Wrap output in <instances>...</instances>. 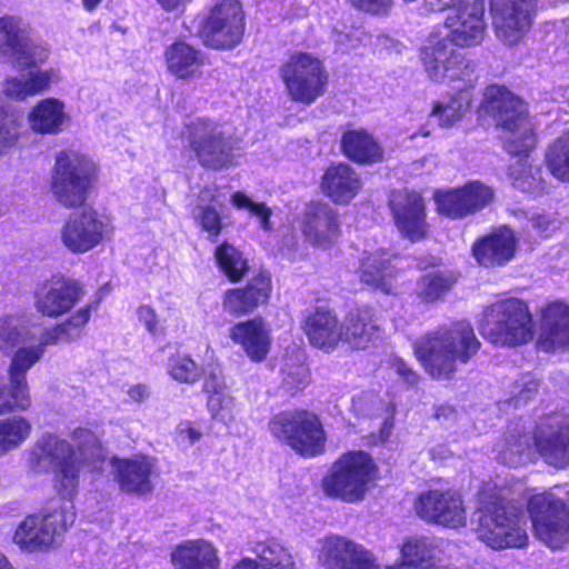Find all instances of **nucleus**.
<instances>
[{
  "instance_id": "5",
  "label": "nucleus",
  "mask_w": 569,
  "mask_h": 569,
  "mask_svg": "<svg viewBox=\"0 0 569 569\" xmlns=\"http://www.w3.org/2000/svg\"><path fill=\"white\" fill-rule=\"evenodd\" d=\"M481 111L506 131L503 143L509 153L527 154L535 148L536 138L525 104L512 92L500 86L488 87L483 94Z\"/></svg>"
},
{
  "instance_id": "45",
  "label": "nucleus",
  "mask_w": 569,
  "mask_h": 569,
  "mask_svg": "<svg viewBox=\"0 0 569 569\" xmlns=\"http://www.w3.org/2000/svg\"><path fill=\"white\" fill-rule=\"evenodd\" d=\"M31 406L29 386L14 376L0 380V416L26 411Z\"/></svg>"
},
{
  "instance_id": "62",
  "label": "nucleus",
  "mask_w": 569,
  "mask_h": 569,
  "mask_svg": "<svg viewBox=\"0 0 569 569\" xmlns=\"http://www.w3.org/2000/svg\"><path fill=\"white\" fill-rule=\"evenodd\" d=\"M532 228L541 234H548L557 228L556 220L545 213H535L529 219Z\"/></svg>"
},
{
  "instance_id": "46",
  "label": "nucleus",
  "mask_w": 569,
  "mask_h": 569,
  "mask_svg": "<svg viewBox=\"0 0 569 569\" xmlns=\"http://www.w3.org/2000/svg\"><path fill=\"white\" fill-rule=\"evenodd\" d=\"M32 426L22 416L0 420V458L19 449L30 437Z\"/></svg>"
},
{
  "instance_id": "6",
  "label": "nucleus",
  "mask_w": 569,
  "mask_h": 569,
  "mask_svg": "<svg viewBox=\"0 0 569 569\" xmlns=\"http://www.w3.org/2000/svg\"><path fill=\"white\" fill-rule=\"evenodd\" d=\"M376 465L367 452H347L332 463L323 478V491L348 503L362 501L376 478Z\"/></svg>"
},
{
  "instance_id": "12",
  "label": "nucleus",
  "mask_w": 569,
  "mask_h": 569,
  "mask_svg": "<svg viewBox=\"0 0 569 569\" xmlns=\"http://www.w3.org/2000/svg\"><path fill=\"white\" fill-rule=\"evenodd\" d=\"M536 537L553 550L569 540V505L552 491L532 495L528 500Z\"/></svg>"
},
{
  "instance_id": "10",
  "label": "nucleus",
  "mask_w": 569,
  "mask_h": 569,
  "mask_svg": "<svg viewBox=\"0 0 569 569\" xmlns=\"http://www.w3.org/2000/svg\"><path fill=\"white\" fill-rule=\"evenodd\" d=\"M94 173V163L76 151H61L56 157L51 190L64 207L81 206Z\"/></svg>"
},
{
  "instance_id": "63",
  "label": "nucleus",
  "mask_w": 569,
  "mask_h": 569,
  "mask_svg": "<svg viewBox=\"0 0 569 569\" xmlns=\"http://www.w3.org/2000/svg\"><path fill=\"white\" fill-rule=\"evenodd\" d=\"M178 432L183 439H187L190 445L199 441L202 436L201 431L189 421L181 422L178 427Z\"/></svg>"
},
{
  "instance_id": "30",
  "label": "nucleus",
  "mask_w": 569,
  "mask_h": 569,
  "mask_svg": "<svg viewBox=\"0 0 569 569\" xmlns=\"http://www.w3.org/2000/svg\"><path fill=\"white\" fill-rule=\"evenodd\" d=\"M270 292V276L267 272H260L244 288L227 290L223 297V308L234 315H246L264 305Z\"/></svg>"
},
{
  "instance_id": "49",
  "label": "nucleus",
  "mask_w": 569,
  "mask_h": 569,
  "mask_svg": "<svg viewBox=\"0 0 569 569\" xmlns=\"http://www.w3.org/2000/svg\"><path fill=\"white\" fill-rule=\"evenodd\" d=\"M545 158L552 177L561 182H569V132L548 147Z\"/></svg>"
},
{
  "instance_id": "47",
  "label": "nucleus",
  "mask_w": 569,
  "mask_h": 569,
  "mask_svg": "<svg viewBox=\"0 0 569 569\" xmlns=\"http://www.w3.org/2000/svg\"><path fill=\"white\" fill-rule=\"evenodd\" d=\"M456 280L452 272L441 270L430 271L418 280L416 295L423 302H435L450 291Z\"/></svg>"
},
{
  "instance_id": "53",
  "label": "nucleus",
  "mask_w": 569,
  "mask_h": 569,
  "mask_svg": "<svg viewBox=\"0 0 569 569\" xmlns=\"http://www.w3.org/2000/svg\"><path fill=\"white\" fill-rule=\"evenodd\" d=\"M193 216L201 229L208 233V239L216 241L224 227L222 217L216 206L213 203L198 204Z\"/></svg>"
},
{
  "instance_id": "55",
  "label": "nucleus",
  "mask_w": 569,
  "mask_h": 569,
  "mask_svg": "<svg viewBox=\"0 0 569 569\" xmlns=\"http://www.w3.org/2000/svg\"><path fill=\"white\" fill-rule=\"evenodd\" d=\"M231 202L238 209H247L252 214L260 219V226L263 230H271V209L268 208L262 202L252 201L246 193L243 192H234L231 197Z\"/></svg>"
},
{
  "instance_id": "48",
  "label": "nucleus",
  "mask_w": 569,
  "mask_h": 569,
  "mask_svg": "<svg viewBox=\"0 0 569 569\" xmlns=\"http://www.w3.org/2000/svg\"><path fill=\"white\" fill-rule=\"evenodd\" d=\"M214 258L220 270L232 282L241 280L248 272L247 259L240 250L228 242H223L216 248Z\"/></svg>"
},
{
  "instance_id": "13",
  "label": "nucleus",
  "mask_w": 569,
  "mask_h": 569,
  "mask_svg": "<svg viewBox=\"0 0 569 569\" xmlns=\"http://www.w3.org/2000/svg\"><path fill=\"white\" fill-rule=\"evenodd\" d=\"M533 321L528 306L519 299L495 303L485 335L495 345L521 346L533 338Z\"/></svg>"
},
{
  "instance_id": "20",
  "label": "nucleus",
  "mask_w": 569,
  "mask_h": 569,
  "mask_svg": "<svg viewBox=\"0 0 569 569\" xmlns=\"http://www.w3.org/2000/svg\"><path fill=\"white\" fill-rule=\"evenodd\" d=\"M533 0H491L490 11L497 38L507 46H515L531 26Z\"/></svg>"
},
{
  "instance_id": "35",
  "label": "nucleus",
  "mask_w": 569,
  "mask_h": 569,
  "mask_svg": "<svg viewBox=\"0 0 569 569\" xmlns=\"http://www.w3.org/2000/svg\"><path fill=\"white\" fill-rule=\"evenodd\" d=\"M397 274L398 269L391 263L390 254L386 251L378 250L369 253L361 261L359 271L361 282L385 293L393 291Z\"/></svg>"
},
{
  "instance_id": "8",
  "label": "nucleus",
  "mask_w": 569,
  "mask_h": 569,
  "mask_svg": "<svg viewBox=\"0 0 569 569\" xmlns=\"http://www.w3.org/2000/svg\"><path fill=\"white\" fill-rule=\"evenodd\" d=\"M280 77L289 98L306 106L322 97L328 84V73L322 61L310 53L292 54L282 63Z\"/></svg>"
},
{
  "instance_id": "21",
  "label": "nucleus",
  "mask_w": 569,
  "mask_h": 569,
  "mask_svg": "<svg viewBox=\"0 0 569 569\" xmlns=\"http://www.w3.org/2000/svg\"><path fill=\"white\" fill-rule=\"evenodd\" d=\"M415 510L427 522L457 529L467 523L466 510L461 498L451 491L430 490L421 493Z\"/></svg>"
},
{
  "instance_id": "54",
  "label": "nucleus",
  "mask_w": 569,
  "mask_h": 569,
  "mask_svg": "<svg viewBox=\"0 0 569 569\" xmlns=\"http://www.w3.org/2000/svg\"><path fill=\"white\" fill-rule=\"evenodd\" d=\"M91 311L92 306L86 305L71 315L67 320L59 323L62 332L64 333L66 342H72L81 337L86 325L90 320Z\"/></svg>"
},
{
  "instance_id": "32",
  "label": "nucleus",
  "mask_w": 569,
  "mask_h": 569,
  "mask_svg": "<svg viewBox=\"0 0 569 569\" xmlns=\"http://www.w3.org/2000/svg\"><path fill=\"white\" fill-rule=\"evenodd\" d=\"M379 337V319L369 308L350 312L342 323V341L352 349H366Z\"/></svg>"
},
{
  "instance_id": "11",
  "label": "nucleus",
  "mask_w": 569,
  "mask_h": 569,
  "mask_svg": "<svg viewBox=\"0 0 569 569\" xmlns=\"http://www.w3.org/2000/svg\"><path fill=\"white\" fill-rule=\"evenodd\" d=\"M186 139L198 162L209 169H222L232 164L233 141L223 126L204 118L186 124Z\"/></svg>"
},
{
  "instance_id": "17",
  "label": "nucleus",
  "mask_w": 569,
  "mask_h": 569,
  "mask_svg": "<svg viewBox=\"0 0 569 569\" xmlns=\"http://www.w3.org/2000/svg\"><path fill=\"white\" fill-rule=\"evenodd\" d=\"M111 232L109 222L92 209H83L69 216L60 230L62 244L72 253H86Z\"/></svg>"
},
{
  "instance_id": "38",
  "label": "nucleus",
  "mask_w": 569,
  "mask_h": 569,
  "mask_svg": "<svg viewBox=\"0 0 569 569\" xmlns=\"http://www.w3.org/2000/svg\"><path fill=\"white\" fill-rule=\"evenodd\" d=\"M252 551L257 560L243 558L232 569H296L289 550L273 539L256 542Z\"/></svg>"
},
{
  "instance_id": "18",
  "label": "nucleus",
  "mask_w": 569,
  "mask_h": 569,
  "mask_svg": "<svg viewBox=\"0 0 569 569\" xmlns=\"http://www.w3.org/2000/svg\"><path fill=\"white\" fill-rule=\"evenodd\" d=\"M243 12L239 1L221 0L211 10L203 26L206 42L214 48L230 49L243 36Z\"/></svg>"
},
{
  "instance_id": "19",
  "label": "nucleus",
  "mask_w": 569,
  "mask_h": 569,
  "mask_svg": "<svg viewBox=\"0 0 569 569\" xmlns=\"http://www.w3.org/2000/svg\"><path fill=\"white\" fill-rule=\"evenodd\" d=\"M493 197L491 187L473 180L460 188L439 191L435 199L439 212L451 219H462L485 209Z\"/></svg>"
},
{
  "instance_id": "22",
  "label": "nucleus",
  "mask_w": 569,
  "mask_h": 569,
  "mask_svg": "<svg viewBox=\"0 0 569 569\" xmlns=\"http://www.w3.org/2000/svg\"><path fill=\"white\" fill-rule=\"evenodd\" d=\"M323 569H380L373 553L341 536L327 537L319 551Z\"/></svg>"
},
{
  "instance_id": "34",
  "label": "nucleus",
  "mask_w": 569,
  "mask_h": 569,
  "mask_svg": "<svg viewBox=\"0 0 569 569\" xmlns=\"http://www.w3.org/2000/svg\"><path fill=\"white\" fill-rule=\"evenodd\" d=\"M229 336L254 362L263 361L269 353V330L261 319L256 318L234 325Z\"/></svg>"
},
{
  "instance_id": "44",
  "label": "nucleus",
  "mask_w": 569,
  "mask_h": 569,
  "mask_svg": "<svg viewBox=\"0 0 569 569\" xmlns=\"http://www.w3.org/2000/svg\"><path fill=\"white\" fill-rule=\"evenodd\" d=\"M509 177L516 189L532 196H541L549 189L542 168L531 164L527 158H520L509 167Z\"/></svg>"
},
{
  "instance_id": "27",
  "label": "nucleus",
  "mask_w": 569,
  "mask_h": 569,
  "mask_svg": "<svg viewBox=\"0 0 569 569\" xmlns=\"http://www.w3.org/2000/svg\"><path fill=\"white\" fill-rule=\"evenodd\" d=\"M116 479L123 492L137 496L153 491V479L158 476L157 460L149 456H134L116 462Z\"/></svg>"
},
{
  "instance_id": "1",
  "label": "nucleus",
  "mask_w": 569,
  "mask_h": 569,
  "mask_svg": "<svg viewBox=\"0 0 569 569\" xmlns=\"http://www.w3.org/2000/svg\"><path fill=\"white\" fill-rule=\"evenodd\" d=\"M74 448L54 433L40 436L28 451V466L37 473L54 472V488L63 500L78 493L81 467L97 468L104 460L101 442L93 432L77 428L72 432Z\"/></svg>"
},
{
  "instance_id": "59",
  "label": "nucleus",
  "mask_w": 569,
  "mask_h": 569,
  "mask_svg": "<svg viewBox=\"0 0 569 569\" xmlns=\"http://www.w3.org/2000/svg\"><path fill=\"white\" fill-rule=\"evenodd\" d=\"M60 342H66V337L59 323L46 330H42L39 327V331L34 343L37 346H41L43 352L46 351V347L58 345Z\"/></svg>"
},
{
  "instance_id": "52",
  "label": "nucleus",
  "mask_w": 569,
  "mask_h": 569,
  "mask_svg": "<svg viewBox=\"0 0 569 569\" xmlns=\"http://www.w3.org/2000/svg\"><path fill=\"white\" fill-rule=\"evenodd\" d=\"M168 373L179 382L193 383L200 378L201 369L189 356L177 353L168 361Z\"/></svg>"
},
{
  "instance_id": "31",
  "label": "nucleus",
  "mask_w": 569,
  "mask_h": 569,
  "mask_svg": "<svg viewBox=\"0 0 569 569\" xmlns=\"http://www.w3.org/2000/svg\"><path fill=\"white\" fill-rule=\"evenodd\" d=\"M170 561L174 569H220L218 549L204 539L177 545L170 553Z\"/></svg>"
},
{
  "instance_id": "14",
  "label": "nucleus",
  "mask_w": 569,
  "mask_h": 569,
  "mask_svg": "<svg viewBox=\"0 0 569 569\" xmlns=\"http://www.w3.org/2000/svg\"><path fill=\"white\" fill-rule=\"evenodd\" d=\"M39 326L26 318L6 317L0 319V350L18 349L12 356L8 375L27 381V372L43 356L36 338Z\"/></svg>"
},
{
  "instance_id": "15",
  "label": "nucleus",
  "mask_w": 569,
  "mask_h": 569,
  "mask_svg": "<svg viewBox=\"0 0 569 569\" xmlns=\"http://www.w3.org/2000/svg\"><path fill=\"white\" fill-rule=\"evenodd\" d=\"M419 59L431 81L462 80L471 86L476 80L475 66L466 61L447 38L430 36L419 50Z\"/></svg>"
},
{
  "instance_id": "42",
  "label": "nucleus",
  "mask_w": 569,
  "mask_h": 569,
  "mask_svg": "<svg viewBox=\"0 0 569 569\" xmlns=\"http://www.w3.org/2000/svg\"><path fill=\"white\" fill-rule=\"evenodd\" d=\"M438 548L428 537H411L401 547V563L390 569H440L435 562Z\"/></svg>"
},
{
  "instance_id": "23",
  "label": "nucleus",
  "mask_w": 569,
  "mask_h": 569,
  "mask_svg": "<svg viewBox=\"0 0 569 569\" xmlns=\"http://www.w3.org/2000/svg\"><path fill=\"white\" fill-rule=\"evenodd\" d=\"M83 287L73 279L52 278L34 293V307L48 318H58L71 311L84 297Z\"/></svg>"
},
{
  "instance_id": "40",
  "label": "nucleus",
  "mask_w": 569,
  "mask_h": 569,
  "mask_svg": "<svg viewBox=\"0 0 569 569\" xmlns=\"http://www.w3.org/2000/svg\"><path fill=\"white\" fill-rule=\"evenodd\" d=\"M59 79L54 69H36L27 73L8 78L4 82L3 92L7 97L16 100H24L28 97L39 94L50 84Z\"/></svg>"
},
{
  "instance_id": "56",
  "label": "nucleus",
  "mask_w": 569,
  "mask_h": 569,
  "mask_svg": "<svg viewBox=\"0 0 569 569\" xmlns=\"http://www.w3.org/2000/svg\"><path fill=\"white\" fill-rule=\"evenodd\" d=\"M282 388L293 395L305 389L309 383V372L306 366L299 365H286L282 369Z\"/></svg>"
},
{
  "instance_id": "3",
  "label": "nucleus",
  "mask_w": 569,
  "mask_h": 569,
  "mask_svg": "<svg viewBox=\"0 0 569 569\" xmlns=\"http://www.w3.org/2000/svg\"><path fill=\"white\" fill-rule=\"evenodd\" d=\"M480 341L467 322H456L418 339L415 352L426 371L438 380H449L479 350Z\"/></svg>"
},
{
  "instance_id": "64",
  "label": "nucleus",
  "mask_w": 569,
  "mask_h": 569,
  "mask_svg": "<svg viewBox=\"0 0 569 569\" xmlns=\"http://www.w3.org/2000/svg\"><path fill=\"white\" fill-rule=\"evenodd\" d=\"M423 3L427 11L441 12L462 2L460 0H425Z\"/></svg>"
},
{
  "instance_id": "60",
  "label": "nucleus",
  "mask_w": 569,
  "mask_h": 569,
  "mask_svg": "<svg viewBox=\"0 0 569 569\" xmlns=\"http://www.w3.org/2000/svg\"><path fill=\"white\" fill-rule=\"evenodd\" d=\"M137 316L149 333L152 336L159 333V319L156 311L150 306H140L137 310Z\"/></svg>"
},
{
  "instance_id": "7",
  "label": "nucleus",
  "mask_w": 569,
  "mask_h": 569,
  "mask_svg": "<svg viewBox=\"0 0 569 569\" xmlns=\"http://www.w3.org/2000/svg\"><path fill=\"white\" fill-rule=\"evenodd\" d=\"M76 520L73 500L50 506L43 515L27 516L17 527L13 541L22 550L47 551L56 546Z\"/></svg>"
},
{
  "instance_id": "58",
  "label": "nucleus",
  "mask_w": 569,
  "mask_h": 569,
  "mask_svg": "<svg viewBox=\"0 0 569 569\" xmlns=\"http://www.w3.org/2000/svg\"><path fill=\"white\" fill-rule=\"evenodd\" d=\"M352 4L361 11L373 16H386L391 11L392 0H351Z\"/></svg>"
},
{
  "instance_id": "41",
  "label": "nucleus",
  "mask_w": 569,
  "mask_h": 569,
  "mask_svg": "<svg viewBox=\"0 0 569 569\" xmlns=\"http://www.w3.org/2000/svg\"><path fill=\"white\" fill-rule=\"evenodd\" d=\"M203 389L208 395L207 406L212 418L224 425L233 422L237 406L224 379L212 372L206 378Z\"/></svg>"
},
{
  "instance_id": "28",
  "label": "nucleus",
  "mask_w": 569,
  "mask_h": 569,
  "mask_svg": "<svg viewBox=\"0 0 569 569\" xmlns=\"http://www.w3.org/2000/svg\"><path fill=\"white\" fill-rule=\"evenodd\" d=\"M516 249L517 240L513 231L501 227L478 240L472 247V252L481 266L500 267L513 259Z\"/></svg>"
},
{
  "instance_id": "51",
  "label": "nucleus",
  "mask_w": 569,
  "mask_h": 569,
  "mask_svg": "<svg viewBox=\"0 0 569 569\" xmlns=\"http://www.w3.org/2000/svg\"><path fill=\"white\" fill-rule=\"evenodd\" d=\"M22 134V122L18 114L8 111L0 102V156L13 148Z\"/></svg>"
},
{
  "instance_id": "33",
  "label": "nucleus",
  "mask_w": 569,
  "mask_h": 569,
  "mask_svg": "<svg viewBox=\"0 0 569 569\" xmlns=\"http://www.w3.org/2000/svg\"><path fill=\"white\" fill-rule=\"evenodd\" d=\"M310 343L317 348L333 350L342 341V323L327 309H317L309 315L303 325Z\"/></svg>"
},
{
  "instance_id": "16",
  "label": "nucleus",
  "mask_w": 569,
  "mask_h": 569,
  "mask_svg": "<svg viewBox=\"0 0 569 569\" xmlns=\"http://www.w3.org/2000/svg\"><path fill=\"white\" fill-rule=\"evenodd\" d=\"M0 54L27 69L44 63L49 49L29 37L28 28L20 18L4 16L0 18Z\"/></svg>"
},
{
  "instance_id": "29",
  "label": "nucleus",
  "mask_w": 569,
  "mask_h": 569,
  "mask_svg": "<svg viewBox=\"0 0 569 569\" xmlns=\"http://www.w3.org/2000/svg\"><path fill=\"white\" fill-rule=\"evenodd\" d=\"M539 347L545 351L569 348V305L553 301L541 312Z\"/></svg>"
},
{
  "instance_id": "37",
  "label": "nucleus",
  "mask_w": 569,
  "mask_h": 569,
  "mask_svg": "<svg viewBox=\"0 0 569 569\" xmlns=\"http://www.w3.org/2000/svg\"><path fill=\"white\" fill-rule=\"evenodd\" d=\"M361 186L358 173L345 163L328 168L322 180L325 193L337 203L350 202Z\"/></svg>"
},
{
  "instance_id": "61",
  "label": "nucleus",
  "mask_w": 569,
  "mask_h": 569,
  "mask_svg": "<svg viewBox=\"0 0 569 569\" xmlns=\"http://www.w3.org/2000/svg\"><path fill=\"white\" fill-rule=\"evenodd\" d=\"M391 367L405 382L410 386L417 385L419 376L401 358H392Z\"/></svg>"
},
{
  "instance_id": "50",
  "label": "nucleus",
  "mask_w": 569,
  "mask_h": 569,
  "mask_svg": "<svg viewBox=\"0 0 569 569\" xmlns=\"http://www.w3.org/2000/svg\"><path fill=\"white\" fill-rule=\"evenodd\" d=\"M470 99L466 92H460L445 101L435 103L431 116L438 119L439 126L452 127L460 121L469 107Z\"/></svg>"
},
{
  "instance_id": "25",
  "label": "nucleus",
  "mask_w": 569,
  "mask_h": 569,
  "mask_svg": "<svg viewBox=\"0 0 569 569\" xmlns=\"http://www.w3.org/2000/svg\"><path fill=\"white\" fill-rule=\"evenodd\" d=\"M485 7L479 0L460 3L446 19L450 42L458 47H473L482 42L486 32Z\"/></svg>"
},
{
  "instance_id": "57",
  "label": "nucleus",
  "mask_w": 569,
  "mask_h": 569,
  "mask_svg": "<svg viewBox=\"0 0 569 569\" xmlns=\"http://www.w3.org/2000/svg\"><path fill=\"white\" fill-rule=\"evenodd\" d=\"M537 391L538 382L531 377L525 376L513 383L509 401L513 403L515 407H519L532 399L537 395Z\"/></svg>"
},
{
  "instance_id": "2",
  "label": "nucleus",
  "mask_w": 569,
  "mask_h": 569,
  "mask_svg": "<svg viewBox=\"0 0 569 569\" xmlns=\"http://www.w3.org/2000/svg\"><path fill=\"white\" fill-rule=\"evenodd\" d=\"M531 440L545 461L556 468L569 465V417L552 415L539 422L531 437L519 426L509 429L496 445L497 459L516 467L529 457Z\"/></svg>"
},
{
  "instance_id": "24",
  "label": "nucleus",
  "mask_w": 569,
  "mask_h": 569,
  "mask_svg": "<svg viewBox=\"0 0 569 569\" xmlns=\"http://www.w3.org/2000/svg\"><path fill=\"white\" fill-rule=\"evenodd\" d=\"M389 206L400 233L410 241H419L427 233L426 207L416 191L397 190L390 194Z\"/></svg>"
},
{
  "instance_id": "43",
  "label": "nucleus",
  "mask_w": 569,
  "mask_h": 569,
  "mask_svg": "<svg viewBox=\"0 0 569 569\" xmlns=\"http://www.w3.org/2000/svg\"><path fill=\"white\" fill-rule=\"evenodd\" d=\"M345 154L359 163H373L382 159V149L366 130H349L342 136Z\"/></svg>"
},
{
  "instance_id": "39",
  "label": "nucleus",
  "mask_w": 569,
  "mask_h": 569,
  "mask_svg": "<svg viewBox=\"0 0 569 569\" xmlns=\"http://www.w3.org/2000/svg\"><path fill=\"white\" fill-rule=\"evenodd\" d=\"M30 128L42 134H57L61 132L69 121L64 103L56 98L40 100L28 116Z\"/></svg>"
},
{
  "instance_id": "9",
  "label": "nucleus",
  "mask_w": 569,
  "mask_h": 569,
  "mask_svg": "<svg viewBox=\"0 0 569 569\" xmlns=\"http://www.w3.org/2000/svg\"><path fill=\"white\" fill-rule=\"evenodd\" d=\"M269 430L302 456L315 457L325 449L326 433L320 420L312 412H280L270 420Z\"/></svg>"
},
{
  "instance_id": "36",
  "label": "nucleus",
  "mask_w": 569,
  "mask_h": 569,
  "mask_svg": "<svg viewBox=\"0 0 569 569\" xmlns=\"http://www.w3.org/2000/svg\"><path fill=\"white\" fill-rule=\"evenodd\" d=\"M164 58L168 71L182 80L199 77L204 66L203 53L184 41L167 47Z\"/></svg>"
},
{
  "instance_id": "26",
  "label": "nucleus",
  "mask_w": 569,
  "mask_h": 569,
  "mask_svg": "<svg viewBox=\"0 0 569 569\" xmlns=\"http://www.w3.org/2000/svg\"><path fill=\"white\" fill-rule=\"evenodd\" d=\"M300 230L309 243L328 248L340 234L338 213L327 203H308L301 213Z\"/></svg>"
},
{
  "instance_id": "4",
  "label": "nucleus",
  "mask_w": 569,
  "mask_h": 569,
  "mask_svg": "<svg viewBox=\"0 0 569 569\" xmlns=\"http://www.w3.org/2000/svg\"><path fill=\"white\" fill-rule=\"evenodd\" d=\"M476 535L496 551L523 549L529 542L525 515L496 495L481 499Z\"/></svg>"
}]
</instances>
